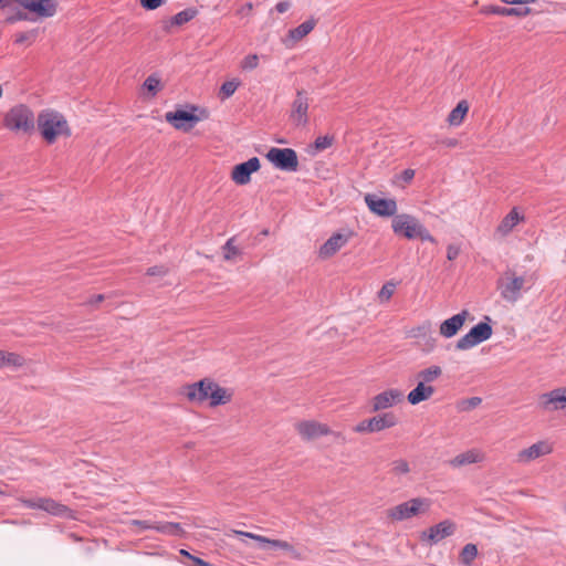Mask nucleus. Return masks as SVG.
I'll return each mask as SVG.
<instances>
[{
    "label": "nucleus",
    "instance_id": "nucleus-1",
    "mask_svg": "<svg viewBox=\"0 0 566 566\" xmlns=\"http://www.w3.org/2000/svg\"><path fill=\"white\" fill-rule=\"evenodd\" d=\"M180 395L190 403H207L210 408H216L230 403L233 400L234 391L221 386L212 378L205 377L181 386Z\"/></svg>",
    "mask_w": 566,
    "mask_h": 566
},
{
    "label": "nucleus",
    "instance_id": "nucleus-3",
    "mask_svg": "<svg viewBox=\"0 0 566 566\" xmlns=\"http://www.w3.org/2000/svg\"><path fill=\"white\" fill-rule=\"evenodd\" d=\"M38 114L25 103L12 105L2 116V128L15 137H30L35 133Z\"/></svg>",
    "mask_w": 566,
    "mask_h": 566
},
{
    "label": "nucleus",
    "instance_id": "nucleus-21",
    "mask_svg": "<svg viewBox=\"0 0 566 566\" xmlns=\"http://www.w3.org/2000/svg\"><path fill=\"white\" fill-rule=\"evenodd\" d=\"M261 167L258 157H252L249 160L235 165L231 171V179L239 186L247 185L251 181V175L256 172Z\"/></svg>",
    "mask_w": 566,
    "mask_h": 566
},
{
    "label": "nucleus",
    "instance_id": "nucleus-49",
    "mask_svg": "<svg viewBox=\"0 0 566 566\" xmlns=\"http://www.w3.org/2000/svg\"><path fill=\"white\" fill-rule=\"evenodd\" d=\"M429 329H430L429 324L420 325V326L411 329V336L416 337L419 335H427Z\"/></svg>",
    "mask_w": 566,
    "mask_h": 566
},
{
    "label": "nucleus",
    "instance_id": "nucleus-56",
    "mask_svg": "<svg viewBox=\"0 0 566 566\" xmlns=\"http://www.w3.org/2000/svg\"><path fill=\"white\" fill-rule=\"evenodd\" d=\"M501 2L510 6L522 4V0H500Z\"/></svg>",
    "mask_w": 566,
    "mask_h": 566
},
{
    "label": "nucleus",
    "instance_id": "nucleus-45",
    "mask_svg": "<svg viewBox=\"0 0 566 566\" xmlns=\"http://www.w3.org/2000/svg\"><path fill=\"white\" fill-rule=\"evenodd\" d=\"M149 276H165L168 273V269L164 265H155L147 270Z\"/></svg>",
    "mask_w": 566,
    "mask_h": 566
},
{
    "label": "nucleus",
    "instance_id": "nucleus-17",
    "mask_svg": "<svg viewBox=\"0 0 566 566\" xmlns=\"http://www.w3.org/2000/svg\"><path fill=\"white\" fill-rule=\"evenodd\" d=\"M403 400V392L398 388H389L378 392L370 399L373 412L390 409Z\"/></svg>",
    "mask_w": 566,
    "mask_h": 566
},
{
    "label": "nucleus",
    "instance_id": "nucleus-55",
    "mask_svg": "<svg viewBox=\"0 0 566 566\" xmlns=\"http://www.w3.org/2000/svg\"><path fill=\"white\" fill-rule=\"evenodd\" d=\"M289 9V3L287 2H279L276 4V10L281 13L285 12L286 10Z\"/></svg>",
    "mask_w": 566,
    "mask_h": 566
},
{
    "label": "nucleus",
    "instance_id": "nucleus-44",
    "mask_svg": "<svg viewBox=\"0 0 566 566\" xmlns=\"http://www.w3.org/2000/svg\"><path fill=\"white\" fill-rule=\"evenodd\" d=\"M167 0H140V6L146 10H156Z\"/></svg>",
    "mask_w": 566,
    "mask_h": 566
},
{
    "label": "nucleus",
    "instance_id": "nucleus-13",
    "mask_svg": "<svg viewBox=\"0 0 566 566\" xmlns=\"http://www.w3.org/2000/svg\"><path fill=\"white\" fill-rule=\"evenodd\" d=\"M354 237L352 230L333 233L318 249V258L328 260L348 244Z\"/></svg>",
    "mask_w": 566,
    "mask_h": 566
},
{
    "label": "nucleus",
    "instance_id": "nucleus-29",
    "mask_svg": "<svg viewBox=\"0 0 566 566\" xmlns=\"http://www.w3.org/2000/svg\"><path fill=\"white\" fill-rule=\"evenodd\" d=\"M442 375V369L440 366L432 365L427 368L419 370L416 374V380L419 382H423L426 386H432V382L438 380Z\"/></svg>",
    "mask_w": 566,
    "mask_h": 566
},
{
    "label": "nucleus",
    "instance_id": "nucleus-26",
    "mask_svg": "<svg viewBox=\"0 0 566 566\" xmlns=\"http://www.w3.org/2000/svg\"><path fill=\"white\" fill-rule=\"evenodd\" d=\"M434 394L436 388L433 386H426L423 382L417 381L416 387L407 395V400L410 405L417 406L431 399Z\"/></svg>",
    "mask_w": 566,
    "mask_h": 566
},
{
    "label": "nucleus",
    "instance_id": "nucleus-18",
    "mask_svg": "<svg viewBox=\"0 0 566 566\" xmlns=\"http://www.w3.org/2000/svg\"><path fill=\"white\" fill-rule=\"evenodd\" d=\"M23 504L29 509L42 510L54 516L69 517L72 515L67 506L50 497L23 500Z\"/></svg>",
    "mask_w": 566,
    "mask_h": 566
},
{
    "label": "nucleus",
    "instance_id": "nucleus-47",
    "mask_svg": "<svg viewBox=\"0 0 566 566\" xmlns=\"http://www.w3.org/2000/svg\"><path fill=\"white\" fill-rule=\"evenodd\" d=\"M531 9H517V8H506V17H525L530 14Z\"/></svg>",
    "mask_w": 566,
    "mask_h": 566
},
{
    "label": "nucleus",
    "instance_id": "nucleus-4",
    "mask_svg": "<svg viewBox=\"0 0 566 566\" xmlns=\"http://www.w3.org/2000/svg\"><path fill=\"white\" fill-rule=\"evenodd\" d=\"M391 229L396 235L407 240L419 239L430 243L437 242L423 223L417 217L409 213L395 216L391 220Z\"/></svg>",
    "mask_w": 566,
    "mask_h": 566
},
{
    "label": "nucleus",
    "instance_id": "nucleus-16",
    "mask_svg": "<svg viewBox=\"0 0 566 566\" xmlns=\"http://www.w3.org/2000/svg\"><path fill=\"white\" fill-rule=\"evenodd\" d=\"M310 97L304 90L296 92L291 104L290 119L296 126H306L308 123Z\"/></svg>",
    "mask_w": 566,
    "mask_h": 566
},
{
    "label": "nucleus",
    "instance_id": "nucleus-53",
    "mask_svg": "<svg viewBox=\"0 0 566 566\" xmlns=\"http://www.w3.org/2000/svg\"><path fill=\"white\" fill-rule=\"evenodd\" d=\"M490 11L494 14L506 17V13H505L506 8L505 7H493Z\"/></svg>",
    "mask_w": 566,
    "mask_h": 566
},
{
    "label": "nucleus",
    "instance_id": "nucleus-30",
    "mask_svg": "<svg viewBox=\"0 0 566 566\" xmlns=\"http://www.w3.org/2000/svg\"><path fill=\"white\" fill-rule=\"evenodd\" d=\"M315 24L316 23L314 20H312V19L306 20L303 23H301L298 27L290 30L289 38L292 40L293 43L298 42L313 31V29L315 28Z\"/></svg>",
    "mask_w": 566,
    "mask_h": 566
},
{
    "label": "nucleus",
    "instance_id": "nucleus-25",
    "mask_svg": "<svg viewBox=\"0 0 566 566\" xmlns=\"http://www.w3.org/2000/svg\"><path fill=\"white\" fill-rule=\"evenodd\" d=\"M374 433L380 432L387 429L396 427L399 422V418L392 411H385L377 413L369 418Z\"/></svg>",
    "mask_w": 566,
    "mask_h": 566
},
{
    "label": "nucleus",
    "instance_id": "nucleus-32",
    "mask_svg": "<svg viewBox=\"0 0 566 566\" xmlns=\"http://www.w3.org/2000/svg\"><path fill=\"white\" fill-rule=\"evenodd\" d=\"M411 472L409 462L406 459H396L390 464V473L394 478L400 479Z\"/></svg>",
    "mask_w": 566,
    "mask_h": 566
},
{
    "label": "nucleus",
    "instance_id": "nucleus-50",
    "mask_svg": "<svg viewBox=\"0 0 566 566\" xmlns=\"http://www.w3.org/2000/svg\"><path fill=\"white\" fill-rule=\"evenodd\" d=\"M253 10V4L251 2L245 3L238 10V14L241 17L250 15Z\"/></svg>",
    "mask_w": 566,
    "mask_h": 566
},
{
    "label": "nucleus",
    "instance_id": "nucleus-51",
    "mask_svg": "<svg viewBox=\"0 0 566 566\" xmlns=\"http://www.w3.org/2000/svg\"><path fill=\"white\" fill-rule=\"evenodd\" d=\"M401 179L406 182H410L415 177V170L413 169H405L401 172Z\"/></svg>",
    "mask_w": 566,
    "mask_h": 566
},
{
    "label": "nucleus",
    "instance_id": "nucleus-48",
    "mask_svg": "<svg viewBox=\"0 0 566 566\" xmlns=\"http://www.w3.org/2000/svg\"><path fill=\"white\" fill-rule=\"evenodd\" d=\"M460 254V248L454 244H449L447 248V258L450 261L455 260Z\"/></svg>",
    "mask_w": 566,
    "mask_h": 566
},
{
    "label": "nucleus",
    "instance_id": "nucleus-8",
    "mask_svg": "<svg viewBox=\"0 0 566 566\" xmlns=\"http://www.w3.org/2000/svg\"><path fill=\"white\" fill-rule=\"evenodd\" d=\"M294 429L301 440L305 442L338 434L327 423L315 419L300 420L294 424Z\"/></svg>",
    "mask_w": 566,
    "mask_h": 566
},
{
    "label": "nucleus",
    "instance_id": "nucleus-42",
    "mask_svg": "<svg viewBox=\"0 0 566 566\" xmlns=\"http://www.w3.org/2000/svg\"><path fill=\"white\" fill-rule=\"evenodd\" d=\"M129 526L137 527V532H142L145 530H154L155 523L148 522V521H139V520H132L128 522Z\"/></svg>",
    "mask_w": 566,
    "mask_h": 566
},
{
    "label": "nucleus",
    "instance_id": "nucleus-59",
    "mask_svg": "<svg viewBox=\"0 0 566 566\" xmlns=\"http://www.w3.org/2000/svg\"><path fill=\"white\" fill-rule=\"evenodd\" d=\"M538 0H522V4H527V3H535L537 2Z\"/></svg>",
    "mask_w": 566,
    "mask_h": 566
},
{
    "label": "nucleus",
    "instance_id": "nucleus-58",
    "mask_svg": "<svg viewBox=\"0 0 566 566\" xmlns=\"http://www.w3.org/2000/svg\"><path fill=\"white\" fill-rule=\"evenodd\" d=\"M480 402H481V399H480V398H472V399H471V405H472V406H476V405H479Z\"/></svg>",
    "mask_w": 566,
    "mask_h": 566
},
{
    "label": "nucleus",
    "instance_id": "nucleus-33",
    "mask_svg": "<svg viewBox=\"0 0 566 566\" xmlns=\"http://www.w3.org/2000/svg\"><path fill=\"white\" fill-rule=\"evenodd\" d=\"M241 85V82L239 78H231L229 81H226L219 90L218 96L221 101L228 99L231 97L238 87Z\"/></svg>",
    "mask_w": 566,
    "mask_h": 566
},
{
    "label": "nucleus",
    "instance_id": "nucleus-40",
    "mask_svg": "<svg viewBox=\"0 0 566 566\" xmlns=\"http://www.w3.org/2000/svg\"><path fill=\"white\" fill-rule=\"evenodd\" d=\"M334 143V138L331 137V136H319L315 139V149L316 150H324V149H327L329 148Z\"/></svg>",
    "mask_w": 566,
    "mask_h": 566
},
{
    "label": "nucleus",
    "instance_id": "nucleus-28",
    "mask_svg": "<svg viewBox=\"0 0 566 566\" xmlns=\"http://www.w3.org/2000/svg\"><path fill=\"white\" fill-rule=\"evenodd\" d=\"M470 109V104L467 99H461L457 106L449 113L447 123L451 127L462 125Z\"/></svg>",
    "mask_w": 566,
    "mask_h": 566
},
{
    "label": "nucleus",
    "instance_id": "nucleus-22",
    "mask_svg": "<svg viewBox=\"0 0 566 566\" xmlns=\"http://www.w3.org/2000/svg\"><path fill=\"white\" fill-rule=\"evenodd\" d=\"M470 313L468 310H462L460 313L444 319L439 326V333L444 338L455 336L464 326Z\"/></svg>",
    "mask_w": 566,
    "mask_h": 566
},
{
    "label": "nucleus",
    "instance_id": "nucleus-10",
    "mask_svg": "<svg viewBox=\"0 0 566 566\" xmlns=\"http://www.w3.org/2000/svg\"><path fill=\"white\" fill-rule=\"evenodd\" d=\"M538 408L544 412L566 416V387H557L539 395Z\"/></svg>",
    "mask_w": 566,
    "mask_h": 566
},
{
    "label": "nucleus",
    "instance_id": "nucleus-34",
    "mask_svg": "<svg viewBox=\"0 0 566 566\" xmlns=\"http://www.w3.org/2000/svg\"><path fill=\"white\" fill-rule=\"evenodd\" d=\"M223 260L233 262L241 255V250L234 244V238H230L222 247Z\"/></svg>",
    "mask_w": 566,
    "mask_h": 566
},
{
    "label": "nucleus",
    "instance_id": "nucleus-5",
    "mask_svg": "<svg viewBox=\"0 0 566 566\" xmlns=\"http://www.w3.org/2000/svg\"><path fill=\"white\" fill-rule=\"evenodd\" d=\"M209 113L196 105H189L188 109L177 108L167 112L165 119L175 129L190 132L200 120L208 118Z\"/></svg>",
    "mask_w": 566,
    "mask_h": 566
},
{
    "label": "nucleus",
    "instance_id": "nucleus-23",
    "mask_svg": "<svg viewBox=\"0 0 566 566\" xmlns=\"http://www.w3.org/2000/svg\"><path fill=\"white\" fill-rule=\"evenodd\" d=\"M524 221L525 216L515 207L501 220L495 232L500 237L504 238L509 235L517 224Z\"/></svg>",
    "mask_w": 566,
    "mask_h": 566
},
{
    "label": "nucleus",
    "instance_id": "nucleus-52",
    "mask_svg": "<svg viewBox=\"0 0 566 566\" xmlns=\"http://www.w3.org/2000/svg\"><path fill=\"white\" fill-rule=\"evenodd\" d=\"M28 20V14L23 11L17 12L14 15L8 18L9 22Z\"/></svg>",
    "mask_w": 566,
    "mask_h": 566
},
{
    "label": "nucleus",
    "instance_id": "nucleus-37",
    "mask_svg": "<svg viewBox=\"0 0 566 566\" xmlns=\"http://www.w3.org/2000/svg\"><path fill=\"white\" fill-rule=\"evenodd\" d=\"M476 556L478 547L475 544H467L460 553V559L467 566H470Z\"/></svg>",
    "mask_w": 566,
    "mask_h": 566
},
{
    "label": "nucleus",
    "instance_id": "nucleus-57",
    "mask_svg": "<svg viewBox=\"0 0 566 566\" xmlns=\"http://www.w3.org/2000/svg\"><path fill=\"white\" fill-rule=\"evenodd\" d=\"M180 554L182 556H186L187 558H189L191 560V557H195L193 555H191L189 552H187L186 549H180Z\"/></svg>",
    "mask_w": 566,
    "mask_h": 566
},
{
    "label": "nucleus",
    "instance_id": "nucleus-24",
    "mask_svg": "<svg viewBox=\"0 0 566 566\" xmlns=\"http://www.w3.org/2000/svg\"><path fill=\"white\" fill-rule=\"evenodd\" d=\"M485 460V453L476 448L459 453L450 460L452 468H461L470 464L481 463Z\"/></svg>",
    "mask_w": 566,
    "mask_h": 566
},
{
    "label": "nucleus",
    "instance_id": "nucleus-20",
    "mask_svg": "<svg viewBox=\"0 0 566 566\" xmlns=\"http://www.w3.org/2000/svg\"><path fill=\"white\" fill-rule=\"evenodd\" d=\"M234 533L237 535L245 536V537L256 541L264 548L269 547L272 549H280V551H283V552L290 554L291 556H293L295 558L300 557V554L297 553L294 545H292L287 541L273 539V538H269V537L258 535L254 533H250V532L234 531Z\"/></svg>",
    "mask_w": 566,
    "mask_h": 566
},
{
    "label": "nucleus",
    "instance_id": "nucleus-11",
    "mask_svg": "<svg viewBox=\"0 0 566 566\" xmlns=\"http://www.w3.org/2000/svg\"><path fill=\"white\" fill-rule=\"evenodd\" d=\"M457 531V524L451 520H443L440 523L428 527L419 535L420 542L427 545H436L442 539L452 536Z\"/></svg>",
    "mask_w": 566,
    "mask_h": 566
},
{
    "label": "nucleus",
    "instance_id": "nucleus-15",
    "mask_svg": "<svg viewBox=\"0 0 566 566\" xmlns=\"http://www.w3.org/2000/svg\"><path fill=\"white\" fill-rule=\"evenodd\" d=\"M266 158L279 169L295 171L298 167L296 153L291 148H271Z\"/></svg>",
    "mask_w": 566,
    "mask_h": 566
},
{
    "label": "nucleus",
    "instance_id": "nucleus-2",
    "mask_svg": "<svg viewBox=\"0 0 566 566\" xmlns=\"http://www.w3.org/2000/svg\"><path fill=\"white\" fill-rule=\"evenodd\" d=\"M36 120L35 132H39L40 137L48 145H52L59 139L70 138L72 135V128L66 116L54 108L41 109L38 113Z\"/></svg>",
    "mask_w": 566,
    "mask_h": 566
},
{
    "label": "nucleus",
    "instance_id": "nucleus-9",
    "mask_svg": "<svg viewBox=\"0 0 566 566\" xmlns=\"http://www.w3.org/2000/svg\"><path fill=\"white\" fill-rule=\"evenodd\" d=\"M490 317H485V322H480L475 326H473L465 335H463L457 342V349L459 350H468L488 339L491 338L493 334L492 326L489 324Z\"/></svg>",
    "mask_w": 566,
    "mask_h": 566
},
{
    "label": "nucleus",
    "instance_id": "nucleus-46",
    "mask_svg": "<svg viewBox=\"0 0 566 566\" xmlns=\"http://www.w3.org/2000/svg\"><path fill=\"white\" fill-rule=\"evenodd\" d=\"M34 38H35L34 31L21 32V33L15 34L14 42L18 44H21L27 41H33Z\"/></svg>",
    "mask_w": 566,
    "mask_h": 566
},
{
    "label": "nucleus",
    "instance_id": "nucleus-7",
    "mask_svg": "<svg viewBox=\"0 0 566 566\" xmlns=\"http://www.w3.org/2000/svg\"><path fill=\"white\" fill-rule=\"evenodd\" d=\"M524 285L525 277L512 270L505 271L496 282L501 297L512 304L521 298Z\"/></svg>",
    "mask_w": 566,
    "mask_h": 566
},
{
    "label": "nucleus",
    "instance_id": "nucleus-41",
    "mask_svg": "<svg viewBox=\"0 0 566 566\" xmlns=\"http://www.w3.org/2000/svg\"><path fill=\"white\" fill-rule=\"evenodd\" d=\"M354 432L356 433H359V434H369V433H374L373 431V428H371V424H370V420L369 418L368 419H364L361 420L360 422H358L355 427H354Z\"/></svg>",
    "mask_w": 566,
    "mask_h": 566
},
{
    "label": "nucleus",
    "instance_id": "nucleus-31",
    "mask_svg": "<svg viewBox=\"0 0 566 566\" xmlns=\"http://www.w3.org/2000/svg\"><path fill=\"white\" fill-rule=\"evenodd\" d=\"M154 530L171 536H182L185 533L182 526L174 522L155 523Z\"/></svg>",
    "mask_w": 566,
    "mask_h": 566
},
{
    "label": "nucleus",
    "instance_id": "nucleus-19",
    "mask_svg": "<svg viewBox=\"0 0 566 566\" xmlns=\"http://www.w3.org/2000/svg\"><path fill=\"white\" fill-rule=\"evenodd\" d=\"M13 6H20L34 13L38 18H51L56 13V0H13Z\"/></svg>",
    "mask_w": 566,
    "mask_h": 566
},
{
    "label": "nucleus",
    "instance_id": "nucleus-12",
    "mask_svg": "<svg viewBox=\"0 0 566 566\" xmlns=\"http://www.w3.org/2000/svg\"><path fill=\"white\" fill-rule=\"evenodd\" d=\"M554 451V443L548 440H538L515 454V462L522 465L530 464L539 458L549 455Z\"/></svg>",
    "mask_w": 566,
    "mask_h": 566
},
{
    "label": "nucleus",
    "instance_id": "nucleus-60",
    "mask_svg": "<svg viewBox=\"0 0 566 566\" xmlns=\"http://www.w3.org/2000/svg\"><path fill=\"white\" fill-rule=\"evenodd\" d=\"M455 145H457V140L455 139H450L448 142V146L454 147Z\"/></svg>",
    "mask_w": 566,
    "mask_h": 566
},
{
    "label": "nucleus",
    "instance_id": "nucleus-27",
    "mask_svg": "<svg viewBox=\"0 0 566 566\" xmlns=\"http://www.w3.org/2000/svg\"><path fill=\"white\" fill-rule=\"evenodd\" d=\"M25 365L27 360L21 354L0 349V369H20Z\"/></svg>",
    "mask_w": 566,
    "mask_h": 566
},
{
    "label": "nucleus",
    "instance_id": "nucleus-54",
    "mask_svg": "<svg viewBox=\"0 0 566 566\" xmlns=\"http://www.w3.org/2000/svg\"><path fill=\"white\" fill-rule=\"evenodd\" d=\"M13 0H0V9L13 8Z\"/></svg>",
    "mask_w": 566,
    "mask_h": 566
},
{
    "label": "nucleus",
    "instance_id": "nucleus-36",
    "mask_svg": "<svg viewBox=\"0 0 566 566\" xmlns=\"http://www.w3.org/2000/svg\"><path fill=\"white\" fill-rule=\"evenodd\" d=\"M161 88L163 84L160 78L156 75H149L143 84V90L147 91L149 97L156 96Z\"/></svg>",
    "mask_w": 566,
    "mask_h": 566
},
{
    "label": "nucleus",
    "instance_id": "nucleus-38",
    "mask_svg": "<svg viewBox=\"0 0 566 566\" xmlns=\"http://www.w3.org/2000/svg\"><path fill=\"white\" fill-rule=\"evenodd\" d=\"M396 284L392 281L386 282L379 290L377 297L380 303H387L392 297Z\"/></svg>",
    "mask_w": 566,
    "mask_h": 566
},
{
    "label": "nucleus",
    "instance_id": "nucleus-6",
    "mask_svg": "<svg viewBox=\"0 0 566 566\" xmlns=\"http://www.w3.org/2000/svg\"><path fill=\"white\" fill-rule=\"evenodd\" d=\"M431 501L427 497H412L406 502L399 503L387 511V516L394 522H402L412 517L427 514L430 510Z\"/></svg>",
    "mask_w": 566,
    "mask_h": 566
},
{
    "label": "nucleus",
    "instance_id": "nucleus-61",
    "mask_svg": "<svg viewBox=\"0 0 566 566\" xmlns=\"http://www.w3.org/2000/svg\"><path fill=\"white\" fill-rule=\"evenodd\" d=\"M3 96V90L2 87L0 86V98Z\"/></svg>",
    "mask_w": 566,
    "mask_h": 566
},
{
    "label": "nucleus",
    "instance_id": "nucleus-43",
    "mask_svg": "<svg viewBox=\"0 0 566 566\" xmlns=\"http://www.w3.org/2000/svg\"><path fill=\"white\" fill-rule=\"evenodd\" d=\"M105 300V296L104 294H95V295H92L90 296L86 301H85V305L91 307V308H98L101 303Z\"/></svg>",
    "mask_w": 566,
    "mask_h": 566
},
{
    "label": "nucleus",
    "instance_id": "nucleus-35",
    "mask_svg": "<svg viewBox=\"0 0 566 566\" xmlns=\"http://www.w3.org/2000/svg\"><path fill=\"white\" fill-rule=\"evenodd\" d=\"M196 15L197 11L195 9H186L175 14L169 23L171 27H180L191 21Z\"/></svg>",
    "mask_w": 566,
    "mask_h": 566
},
{
    "label": "nucleus",
    "instance_id": "nucleus-39",
    "mask_svg": "<svg viewBox=\"0 0 566 566\" xmlns=\"http://www.w3.org/2000/svg\"><path fill=\"white\" fill-rule=\"evenodd\" d=\"M260 64V57L258 54H248L245 55L241 62L240 67L242 71H252L255 70Z\"/></svg>",
    "mask_w": 566,
    "mask_h": 566
},
{
    "label": "nucleus",
    "instance_id": "nucleus-14",
    "mask_svg": "<svg viewBox=\"0 0 566 566\" xmlns=\"http://www.w3.org/2000/svg\"><path fill=\"white\" fill-rule=\"evenodd\" d=\"M364 201L370 212L378 217H395L397 216V201L392 198H380L374 193H366Z\"/></svg>",
    "mask_w": 566,
    "mask_h": 566
}]
</instances>
